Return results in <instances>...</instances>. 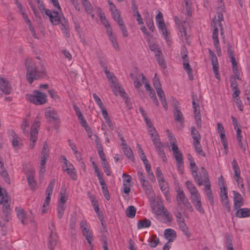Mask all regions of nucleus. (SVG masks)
Masks as SVG:
<instances>
[{
    "label": "nucleus",
    "instance_id": "79ce46f5",
    "mask_svg": "<svg viewBox=\"0 0 250 250\" xmlns=\"http://www.w3.org/2000/svg\"><path fill=\"white\" fill-rule=\"evenodd\" d=\"M159 243V239L156 235H152L151 240L149 241V246L152 248L156 247Z\"/></svg>",
    "mask_w": 250,
    "mask_h": 250
},
{
    "label": "nucleus",
    "instance_id": "4c0bfd02",
    "mask_svg": "<svg viewBox=\"0 0 250 250\" xmlns=\"http://www.w3.org/2000/svg\"><path fill=\"white\" fill-rule=\"evenodd\" d=\"M100 184L101 185L102 192L104 197L106 200H109L110 199V195L105 181H104L103 183H100Z\"/></svg>",
    "mask_w": 250,
    "mask_h": 250
},
{
    "label": "nucleus",
    "instance_id": "8fccbe9b",
    "mask_svg": "<svg viewBox=\"0 0 250 250\" xmlns=\"http://www.w3.org/2000/svg\"><path fill=\"white\" fill-rule=\"evenodd\" d=\"M218 36V29L217 27H214L212 33V39L213 40L214 44H217V43H219V42Z\"/></svg>",
    "mask_w": 250,
    "mask_h": 250
},
{
    "label": "nucleus",
    "instance_id": "a211bd4d",
    "mask_svg": "<svg viewBox=\"0 0 250 250\" xmlns=\"http://www.w3.org/2000/svg\"><path fill=\"white\" fill-rule=\"evenodd\" d=\"M191 173L197 185L199 186L203 185L204 178L202 176V170L201 169V172H198V170H192Z\"/></svg>",
    "mask_w": 250,
    "mask_h": 250
},
{
    "label": "nucleus",
    "instance_id": "ddd939ff",
    "mask_svg": "<svg viewBox=\"0 0 250 250\" xmlns=\"http://www.w3.org/2000/svg\"><path fill=\"white\" fill-rule=\"evenodd\" d=\"M233 208L237 210L244 205V199L239 192L233 191Z\"/></svg>",
    "mask_w": 250,
    "mask_h": 250
},
{
    "label": "nucleus",
    "instance_id": "4d7b16f0",
    "mask_svg": "<svg viewBox=\"0 0 250 250\" xmlns=\"http://www.w3.org/2000/svg\"><path fill=\"white\" fill-rule=\"evenodd\" d=\"M239 146L242 150L243 152L245 153L246 151V146L247 143L245 140H242V139L237 140Z\"/></svg>",
    "mask_w": 250,
    "mask_h": 250
},
{
    "label": "nucleus",
    "instance_id": "a19ab883",
    "mask_svg": "<svg viewBox=\"0 0 250 250\" xmlns=\"http://www.w3.org/2000/svg\"><path fill=\"white\" fill-rule=\"evenodd\" d=\"M232 166L234 172V176H239V175H240L241 174V171L238 165V163L235 159H233L232 161Z\"/></svg>",
    "mask_w": 250,
    "mask_h": 250
},
{
    "label": "nucleus",
    "instance_id": "c9c22d12",
    "mask_svg": "<svg viewBox=\"0 0 250 250\" xmlns=\"http://www.w3.org/2000/svg\"><path fill=\"white\" fill-rule=\"evenodd\" d=\"M155 56L159 65L163 68H166L167 67V64L165 61H164L162 53L156 54Z\"/></svg>",
    "mask_w": 250,
    "mask_h": 250
},
{
    "label": "nucleus",
    "instance_id": "4468645a",
    "mask_svg": "<svg viewBox=\"0 0 250 250\" xmlns=\"http://www.w3.org/2000/svg\"><path fill=\"white\" fill-rule=\"evenodd\" d=\"M107 2L109 5V9L111 12L112 16L114 20L117 22H119V21L123 20L121 17L120 13L117 9L115 5L110 0H108Z\"/></svg>",
    "mask_w": 250,
    "mask_h": 250
},
{
    "label": "nucleus",
    "instance_id": "2f4dec72",
    "mask_svg": "<svg viewBox=\"0 0 250 250\" xmlns=\"http://www.w3.org/2000/svg\"><path fill=\"white\" fill-rule=\"evenodd\" d=\"M27 181L28 185L30 187L31 189L33 190H35L37 184L34 179V176L33 174H31L27 175Z\"/></svg>",
    "mask_w": 250,
    "mask_h": 250
},
{
    "label": "nucleus",
    "instance_id": "bb28decb",
    "mask_svg": "<svg viewBox=\"0 0 250 250\" xmlns=\"http://www.w3.org/2000/svg\"><path fill=\"white\" fill-rule=\"evenodd\" d=\"M177 223L179 229L188 238H189L190 236V233L189 232L188 229L185 222V220L178 222Z\"/></svg>",
    "mask_w": 250,
    "mask_h": 250
},
{
    "label": "nucleus",
    "instance_id": "c756f323",
    "mask_svg": "<svg viewBox=\"0 0 250 250\" xmlns=\"http://www.w3.org/2000/svg\"><path fill=\"white\" fill-rule=\"evenodd\" d=\"M116 85L117 88L111 87L115 95H117L119 94L121 96L125 97L126 93L124 88L117 83Z\"/></svg>",
    "mask_w": 250,
    "mask_h": 250
},
{
    "label": "nucleus",
    "instance_id": "49530a36",
    "mask_svg": "<svg viewBox=\"0 0 250 250\" xmlns=\"http://www.w3.org/2000/svg\"><path fill=\"white\" fill-rule=\"evenodd\" d=\"M65 208V205H61L58 204L57 211L58 217L59 219H61L64 214Z\"/></svg>",
    "mask_w": 250,
    "mask_h": 250
},
{
    "label": "nucleus",
    "instance_id": "7ed1b4c3",
    "mask_svg": "<svg viewBox=\"0 0 250 250\" xmlns=\"http://www.w3.org/2000/svg\"><path fill=\"white\" fill-rule=\"evenodd\" d=\"M176 208L182 211L188 210L189 211H193V208L186 196L184 191L180 188L176 190Z\"/></svg>",
    "mask_w": 250,
    "mask_h": 250
},
{
    "label": "nucleus",
    "instance_id": "393cba45",
    "mask_svg": "<svg viewBox=\"0 0 250 250\" xmlns=\"http://www.w3.org/2000/svg\"><path fill=\"white\" fill-rule=\"evenodd\" d=\"M64 171L66 172L73 180H77V175L76 171L75 168L72 164H69L68 168H66V169H64Z\"/></svg>",
    "mask_w": 250,
    "mask_h": 250
},
{
    "label": "nucleus",
    "instance_id": "412c9836",
    "mask_svg": "<svg viewBox=\"0 0 250 250\" xmlns=\"http://www.w3.org/2000/svg\"><path fill=\"white\" fill-rule=\"evenodd\" d=\"M165 238L169 242H173L176 237L175 231L171 229H166L164 231Z\"/></svg>",
    "mask_w": 250,
    "mask_h": 250
},
{
    "label": "nucleus",
    "instance_id": "13d9d810",
    "mask_svg": "<svg viewBox=\"0 0 250 250\" xmlns=\"http://www.w3.org/2000/svg\"><path fill=\"white\" fill-rule=\"evenodd\" d=\"M221 202L223 206L225 208L227 212H229L230 211V207L229 198L221 199Z\"/></svg>",
    "mask_w": 250,
    "mask_h": 250
},
{
    "label": "nucleus",
    "instance_id": "dca6fc26",
    "mask_svg": "<svg viewBox=\"0 0 250 250\" xmlns=\"http://www.w3.org/2000/svg\"><path fill=\"white\" fill-rule=\"evenodd\" d=\"M0 89L5 94L8 95L11 91V87L8 81L0 77Z\"/></svg>",
    "mask_w": 250,
    "mask_h": 250
},
{
    "label": "nucleus",
    "instance_id": "052dcab7",
    "mask_svg": "<svg viewBox=\"0 0 250 250\" xmlns=\"http://www.w3.org/2000/svg\"><path fill=\"white\" fill-rule=\"evenodd\" d=\"M236 78L234 77L233 76H232L230 79V87L231 89H237L238 88V83L236 81Z\"/></svg>",
    "mask_w": 250,
    "mask_h": 250
},
{
    "label": "nucleus",
    "instance_id": "864d4df0",
    "mask_svg": "<svg viewBox=\"0 0 250 250\" xmlns=\"http://www.w3.org/2000/svg\"><path fill=\"white\" fill-rule=\"evenodd\" d=\"M153 84L156 90L162 88L160 81L159 79L157 77L156 73L155 74L154 77L153 78Z\"/></svg>",
    "mask_w": 250,
    "mask_h": 250
},
{
    "label": "nucleus",
    "instance_id": "6e6552de",
    "mask_svg": "<svg viewBox=\"0 0 250 250\" xmlns=\"http://www.w3.org/2000/svg\"><path fill=\"white\" fill-rule=\"evenodd\" d=\"M49 229L50 230V234L48 240V248L50 250H54V248L57 244V236L55 232L54 223L53 222L49 223Z\"/></svg>",
    "mask_w": 250,
    "mask_h": 250
},
{
    "label": "nucleus",
    "instance_id": "20e7f679",
    "mask_svg": "<svg viewBox=\"0 0 250 250\" xmlns=\"http://www.w3.org/2000/svg\"><path fill=\"white\" fill-rule=\"evenodd\" d=\"M41 125L40 119L37 116L34 120L31 126L30 134L29 147L32 149L34 148L38 135V130Z\"/></svg>",
    "mask_w": 250,
    "mask_h": 250
},
{
    "label": "nucleus",
    "instance_id": "e433bc0d",
    "mask_svg": "<svg viewBox=\"0 0 250 250\" xmlns=\"http://www.w3.org/2000/svg\"><path fill=\"white\" fill-rule=\"evenodd\" d=\"M174 116L175 120L180 123H182L184 121V117L183 114L179 109H175L174 112Z\"/></svg>",
    "mask_w": 250,
    "mask_h": 250
},
{
    "label": "nucleus",
    "instance_id": "f257e3e1",
    "mask_svg": "<svg viewBox=\"0 0 250 250\" xmlns=\"http://www.w3.org/2000/svg\"><path fill=\"white\" fill-rule=\"evenodd\" d=\"M25 66L27 69L26 80L31 84L34 80L43 77L46 75L45 69L40 62H35L28 59L25 61Z\"/></svg>",
    "mask_w": 250,
    "mask_h": 250
},
{
    "label": "nucleus",
    "instance_id": "603ef678",
    "mask_svg": "<svg viewBox=\"0 0 250 250\" xmlns=\"http://www.w3.org/2000/svg\"><path fill=\"white\" fill-rule=\"evenodd\" d=\"M220 196L221 199L229 198L228 196V191L226 188L224 186L220 187Z\"/></svg>",
    "mask_w": 250,
    "mask_h": 250
},
{
    "label": "nucleus",
    "instance_id": "bf43d9fd",
    "mask_svg": "<svg viewBox=\"0 0 250 250\" xmlns=\"http://www.w3.org/2000/svg\"><path fill=\"white\" fill-rule=\"evenodd\" d=\"M146 23L148 29L151 31L153 32L155 29L153 21L152 19H148L146 21Z\"/></svg>",
    "mask_w": 250,
    "mask_h": 250
},
{
    "label": "nucleus",
    "instance_id": "58836bf2",
    "mask_svg": "<svg viewBox=\"0 0 250 250\" xmlns=\"http://www.w3.org/2000/svg\"><path fill=\"white\" fill-rule=\"evenodd\" d=\"M16 210L17 211V216L19 220L21 221L22 224H24V219L25 218V212L22 209H18V208H16Z\"/></svg>",
    "mask_w": 250,
    "mask_h": 250
},
{
    "label": "nucleus",
    "instance_id": "6e6d98bb",
    "mask_svg": "<svg viewBox=\"0 0 250 250\" xmlns=\"http://www.w3.org/2000/svg\"><path fill=\"white\" fill-rule=\"evenodd\" d=\"M60 195H61V197H60V201L59 202V204L65 205V202H66V201L68 199L67 195L66 194V193L65 191H64V192L61 191L60 192Z\"/></svg>",
    "mask_w": 250,
    "mask_h": 250
},
{
    "label": "nucleus",
    "instance_id": "3c124183",
    "mask_svg": "<svg viewBox=\"0 0 250 250\" xmlns=\"http://www.w3.org/2000/svg\"><path fill=\"white\" fill-rule=\"evenodd\" d=\"M173 156L176 160L177 163H179L180 164L183 163L182 154L180 151L173 153Z\"/></svg>",
    "mask_w": 250,
    "mask_h": 250
},
{
    "label": "nucleus",
    "instance_id": "473e14b6",
    "mask_svg": "<svg viewBox=\"0 0 250 250\" xmlns=\"http://www.w3.org/2000/svg\"><path fill=\"white\" fill-rule=\"evenodd\" d=\"M183 67L188 73L189 79L192 80L193 79V76L191 73L192 68L189 64L188 61L183 62Z\"/></svg>",
    "mask_w": 250,
    "mask_h": 250
},
{
    "label": "nucleus",
    "instance_id": "1a4fd4ad",
    "mask_svg": "<svg viewBox=\"0 0 250 250\" xmlns=\"http://www.w3.org/2000/svg\"><path fill=\"white\" fill-rule=\"evenodd\" d=\"M155 212L157 214H162L167 222H170L172 221V215L169 213L167 208H165L161 199L158 200V208Z\"/></svg>",
    "mask_w": 250,
    "mask_h": 250
},
{
    "label": "nucleus",
    "instance_id": "ea45409f",
    "mask_svg": "<svg viewBox=\"0 0 250 250\" xmlns=\"http://www.w3.org/2000/svg\"><path fill=\"white\" fill-rule=\"evenodd\" d=\"M83 6L84 7L86 12L91 15L93 12V7L91 4L90 1L88 0L82 3Z\"/></svg>",
    "mask_w": 250,
    "mask_h": 250
},
{
    "label": "nucleus",
    "instance_id": "e2e57ef3",
    "mask_svg": "<svg viewBox=\"0 0 250 250\" xmlns=\"http://www.w3.org/2000/svg\"><path fill=\"white\" fill-rule=\"evenodd\" d=\"M109 40L111 41L114 48L118 51L119 50V47L117 43L116 37L114 36L110 37Z\"/></svg>",
    "mask_w": 250,
    "mask_h": 250
},
{
    "label": "nucleus",
    "instance_id": "37998d69",
    "mask_svg": "<svg viewBox=\"0 0 250 250\" xmlns=\"http://www.w3.org/2000/svg\"><path fill=\"white\" fill-rule=\"evenodd\" d=\"M185 212V211H182L176 208V210L174 212V214L176 217V221L177 222L184 220L182 214H184Z\"/></svg>",
    "mask_w": 250,
    "mask_h": 250
},
{
    "label": "nucleus",
    "instance_id": "2eb2a0df",
    "mask_svg": "<svg viewBox=\"0 0 250 250\" xmlns=\"http://www.w3.org/2000/svg\"><path fill=\"white\" fill-rule=\"evenodd\" d=\"M45 116L47 119H50L53 121L59 119V116L56 110L51 107H47L45 109Z\"/></svg>",
    "mask_w": 250,
    "mask_h": 250
},
{
    "label": "nucleus",
    "instance_id": "f3484780",
    "mask_svg": "<svg viewBox=\"0 0 250 250\" xmlns=\"http://www.w3.org/2000/svg\"><path fill=\"white\" fill-rule=\"evenodd\" d=\"M202 176L204 178V182L203 184H205V190L207 192H208V191H211L210 187V183L209 181L208 175L207 170L205 169V167H201Z\"/></svg>",
    "mask_w": 250,
    "mask_h": 250
},
{
    "label": "nucleus",
    "instance_id": "a18cd8bd",
    "mask_svg": "<svg viewBox=\"0 0 250 250\" xmlns=\"http://www.w3.org/2000/svg\"><path fill=\"white\" fill-rule=\"evenodd\" d=\"M159 29H161L164 36L166 38L167 36V32L164 21L157 23Z\"/></svg>",
    "mask_w": 250,
    "mask_h": 250
},
{
    "label": "nucleus",
    "instance_id": "69168bd1",
    "mask_svg": "<svg viewBox=\"0 0 250 250\" xmlns=\"http://www.w3.org/2000/svg\"><path fill=\"white\" fill-rule=\"evenodd\" d=\"M159 185L163 192L168 190V188L164 181H160Z\"/></svg>",
    "mask_w": 250,
    "mask_h": 250
},
{
    "label": "nucleus",
    "instance_id": "0e129e2a",
    "mask_svg": "<svg viewBox=\"0 0 250 250\" xmlns=\"http://www.w3.org/2000/svg\"><path fill=\"white\" fill-rule=\"evenodd\" d=\"M93 96L96 103H97V104H98L100 108L104 106L101 99L96 93H93Z\"/></svg>",
    "mask_w": 250,
    "mask_h": 250
},
{
    "label": "nucleus",
    "instance_id": "c85d7f7f",
    "mask_svg": "<svg viewBox=\"0 0 250 250\" xmlns=\"http://www.w3.org/2000/svg\"><path fill=\"white\" fill-rule=\"evenodd\" d=\"M191 134L192 138L193 139V142H200L201 135L199 131L193 126L191 127Z\"/></svg>",
    "mask_w": 250,
    "mask_h": 250
},
{
    "label": "nucleus",
    "instance_id": "5701e85b",
    "mask_svg": "<svg viewBox=\"0 0 250 250\" xmlns=\"http://www.w3.org/2000/svg\"><path fill=\"white\" fill-rule=\"evenodd\" d=\"M154 146L157 151L158 152L159 155L162 157L163 161L166 162L167 158L162 142H159Z\"/></svg>",
    "mask_w": 250,
    "mask_h": 250
},
{
    "label": "nucleus",
    "instance_id": "a878e982",
    "mask_svg": "<svg viewBox=\"0 0 250 250\" xmlns=\"http://www.w3.org/2000/svg\"><path fill=\"white\" fill-rule=\"evenodd\" d=\"M123 151L125 156L128 159L131 161H134L135 160L133 151L130 147H128L127 145H125V146L122 147Z\"/></svg>",
    "mask_w": 250,
    "mask_h": 250
},
{
    "label": "nucleus",
    "instance_id": "39448f33",
    "mask_svg": "<svg viewBox=\"0 0 250 250\" xmlns=\"http://www.w3.org/2000/svg\"><path fill=\"white\" fill-rule=\"evenodd\" d=\"M26 99L36 105H41L46 103V96L39 91L35 90L33 94H28L25 95Z\"/></svg>",
    "mask_w": 250,
    "mask_h": 250
},
{
    "label": "nucleus",
    "instance_id": "72a5a7b5",
    "mask_svg": "<svg viewBox=\"0 0 250 250\" xmlns=\"http://www.w3.org/2000/svg\"><path fill=\"white\" fill-rule=\"evenodd\" d=\"M136 212V209L133 206H130L126 208V215L129 218H134V216H135Z\"/></svg>",
    "mask_w": 250,
    "mask_h": 250
},
{
    "label": "nucleus",
    "instance_id": "cd10ccee",
    "mask_svg": "<svg viewBox=\"0 0 250 250\" xmlns=\"http://www.w3.org/2000/svg\"><path fill=\"white\" fill-rule=\"evenodd\" d=\"M61 24L62 25L61 29L63 33L65 34L66 38H69L70 37V34L68 30L69 26L67 21L66 19H63V20L62 21V22H61Z\"/></svg>",
    "mask_w": 250,
    "mask_h": 250
},
{
    "label": "nucleus",
    "instance_id": "338daca9",
    "mask_svg": "<svg viewBox=\"0 0 250 250\" xmlns=\"http://www.w3.org/2000/svg\"><path fill=\"white\" fill-rule=\"evenodd\" d=\"M149 48L151 51H154L155 53V54L162 53L161 51L159 49L157 45L156 44L153 43L151 44L149 46Z\"/></svg>",
    "mask_w": 250,
    "mask_h": 250
},
{
    "label": "nucleus",
    "instance_id": "de8ad7c7",
    "mask_svg": "<svg viewBox=\"0 0 250 250\" xmlns=\"http://www.w3.org/2000/svg\"><path fill=\"white\" fill-rule=\"evenodd\" d=\"M137 148L138 152V153L139 154L141 159L143 161H145L146 162V159H147L146 156L142 148L140 146V145L138 144H137Z\"/></svg>",
    "mask_w": 250,
    "mask_h": 250
},
{
    "label": "nucleus",
    "instance_id": "f8f14e48",
    "mask_svg": "<svg viewBox=\"0 0 250 250\" xmlns=\"http://www.w3.org/2000/svg\"><path fill=\"white\" fill-rule=\"evenodd\" d=\"M185 185L190 193V199L201 196L195 186L191 182L187 181L185 183Z\"/></svg>",
    "mask_w": 250,
    "mask_h": 250
},
{
    "label": "nucleus",
    "instance_id": "f03ea898",
    "mask_svg": "<svg viewBox=\"0 0 250 250\" xmlns=\"http://www.w3.org/2000/svg\"><path fill=\"white\" fill-rule=\"evenodd\" d=\"M11 198L7 195L6 192L2 191L0 187V204L2 205V211L4 216L0 218V226L5 227L6 223L11 218V209L10 208Z\"/></svg>",
    "mask_w": 250,
    "mask_h": 250
},
{
    "label": "nucleus",
    "instance_id": "774afa93",
    "mask_svg": "<svg viewBox=\"0 0 250 250\" xmlns=\"http://www.w3.org/2000/svg\"><path fill=\"white\" fill-rule=\"evenodd\" d=\"M42 154H47L49 155V150L48 146L46 142H44L43 144L42 148Z\"/></svg>",
    "mask_w": 250,
    "mask_h": 250
},
{
    "label": "nucleus",
    "instance_id": "680f3d73",
    "mask_svg": "<svg viewBox=\"0 0 250 250\" xmlns=\"http://www.w3.org/2000/svg\"><path fill=\"white\" fill-rule=\"evenodd\" d=\"M29 125V121L27 119H25L21 124V128L25 134H28V131L26 130V127H28Z\"/></svg>",
    "mask_w": 250,
    "mask_h": 250
},
{
    "label": "nucleus",
    "instance_id": "f704fd0d",
    "mask_svg": "<svg viewBox=\"0 0 250 250\" xmlns=\"http://www.w3.org/2000/svg\"><path fill=\"white\" fill-rule=\"evenodd\" d=\"M151 225V221L148 219L140 220L137 223V227L139 229L148 228Z\"/></svg>",
    "mask_w": 250,
    "mask_h": 250
},
{
    "label": "nucleus",
    "instance_id": "aec40b11",
    "mask_svg": "<svg viewBox=\"0 0 250 250\" xmlns=\"http://www.w3.org/2000/svg\"><path fill=\"white\" fill-rule=\"evenodd\" d=\"M101 65L104 68V70L106 74L107 78L108 79L109 81L111 82V87H114L115 88H117L116 83L115 81L116 77L113 74L110 73V72L107 70L106 66H104V64H101Z\"/></svg>",
    "mask_w": 250,
    "mask_h": 250
},
{
    "label": "nucleus",
    "instance_id": "09e8293b",
    "mask_svg": "<svg viewBox=\"0 0 250 250\" xmlns=\"http://www.w3.org/2000/svg\"><path fill=\"white\" fill-rule=\"evenodd\" d=\"M120 29L122 30L123 35L125 37H127L128 36L127 30L125 27V25L124 24V21L123 20L119 21V22H118Z\"/></svg>",
    "mask_w": 250,
    "mask_h": 250
},
{
    "label": "nucleus",
    "instance_id": "9b49d317",
    "mask_svg": "<svg viewBox=\"0 0 250 250\" xmlns=\"http://www.w3.org/2000/svg\"><path fill=\"white\" fill-rule=\"evenodd\" d=\"M141 184L145 193L147 195L150 201H154V191L152 189L151 185L149 184L147 180Z\"/></svg>",
    "mask_w": 250,
    "mask_h": 250
},
{
    "label": "nucleus",
    "instance_id": "9d476101",
    "mask_svg": "<svg viewBox=\"0 0 250 250\" xmlns=\"http://www.w3.org/2000/svg\"><path fill=\"white\" fill-rule=\"evenodd\" d=\"M192 103L193 108L194 119L198 127L199 128L201 127L202 124L199 102L198 100L195 99L193 98Z\"/></svg>",
    "mask_w": 250,
    "mask_h": 250
},
{
    "label": "nucleus",
    "instance_id": "b1692460",
    "mask_svg": "<svg viewBox=\"0 0 250 250\" xmlns=\"http://www.w3.org/2000/svg\"><path fill=\"white\" fill-rule=\"evenodd\" d=\"M236 216L239 218L248 217L250 216V209L243 208L237 209Z\"/></svg>",
    "mask_w": 250,
    "mask_h": 250
},
{
    "label": "nucleus",
    "instance_id": "423d86ee",
    "mask_svg": "<svg viewBox=\"0 0 250 250\" xmlns=\"http://www.w3.org/2000/svg\"><path fill=\"white\" fill-rule=\"evenodd\" d=\"M80 226L83 235L85 237L87 243L91 248V250H92L93 248L92 243L93 241V233L90 229V228L88 227L85 220H82L80 223Z\"/></svg>",
    "mask_w": 250,
    "mask_h": 250
},
{
    "label": "nucleus",
    "instance_id": "4be33fe9",
    "mask_svg": "<svg viewBox=\"0 0 250 250\" xmlns=\"http://www.w3.org/2000/svg\"><path fill=\"white\" fill-rule=\"evenodd\" d=\"M11 135L13 137L12 141L13 146L15 148H20L21 146V138L13 131L11 132Z\"/></svg>",
    "mask_w": 250,
    "mask_h": 250
},
{
    "label": "nucleus",
    "instance_id": "5fc2aeb1",
    "mask_svg": "<svg viewBox=\"0 0 250 250\" xmlns=\"http://www.w3.org/2000/svg\"><path fill=\"white\" fill-rule=\"evenodd\" d=\"M48 159L41 158L40 172L43 174L45 171V164Z\"/></svg>",
    "mask_w": 250,
    "mask_h": 250
},
{
    "label": "nucleus",
    "instance_id": "c03bdc74",
    "mask_svg": "<svg viewBox=\"0 0 250 250\" xmlns=\"http://www.w3.org/2000/svg\"><path fill=\"white\" fill-rule=\"evenodd\" d=\"M56 180L55 179H53L50 182L46 190V194L48 195H51L53 192V189L55 185Z\"/></svg>",
    "mask_w": 250,
    "mask_h": 250
},
{
    "label": "nucleus",
    "instance_id": "0eeeda50",
    "mask_svg": "<svg viewBox=\"0 0 250 250\" xmlns=\"http://www.w3.org/2000/svg\"><path fill=\"white\" fill-rule=\"evenodd\" d=\"M45 14L49 17L50 21L53 25L61 24L62 21L65 19L63 16H61L58 11L47 9L45 10Z\"/></svg>",
    "mask_w": 250,
    "mask_h": 250
},
{
    "label": "nucleus",
    "instance_id": "7c9ffc66",
    "mask_svg": "<svg viewBox=\"0 0 250 250\" xmlns=\"http://www.w3.org/2000/svg\"><path fill=\"white\" fill-rule=\"evenodd\" d=\"M193 146L195 148L196 152L199 155L203 157H206V153L203 151L200 142H193Z\"/></svg>",
    "mask_w": 250,
    "mask_h": 250
},
{
    "label": "nucleus",
    "instance_id": "6ab92c4d",
    "mask_svg": "<svg viewBox=\"0 0 250 250\" xmlns=\"http://www.w3.org/2000/svg\"><path fill=\"white\" fill-rule=\"evenodd\" d=\"M192 203L196 209L201 213L204 214L205 213V210L202 206V203L201 200V196H198L192 199H191Z\"/></svg>",
    "mask_w": 250,
    "mask_h": 250
}]
</instances>
